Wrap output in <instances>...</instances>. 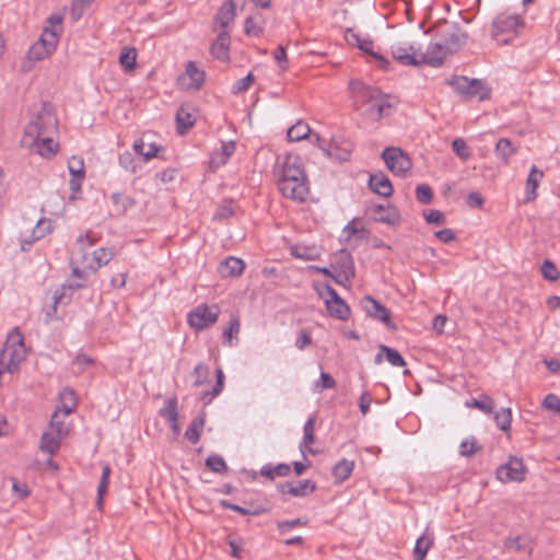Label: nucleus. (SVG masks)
I'll list each match as a JSON object with an SVG mask.
<instances>
[{
    "instance_id": "24",
    "label": "nucleus",
    "mask_w": 560,
    "mask_h": 560,
    "mask_svg": "<svg viewBox=\"0 0 560 560\" xmlns=\"http://www.w3.org/2000/svg\"><path fill=\"white\" fill-rule=\"evenodd\" d=\"M83 287L84 284L80 282H69L67 284H62L61 288L56 290L54 294L52 310L56 311L58 304H68L72 299L73 291L82 289Z\"/></svg>"
},
{
    "instance_id": "1",
    "label": "nucleus",
    "mask_w": 560,
    "mask_h": 560,
    "mask_svg": "<svg viewBox=\"0 0 560 560\" xmlns=\"http://www.w3.org/2000/svg\"><path fill=\"white\" fill-rule=\"evenodd\" d=\"M350 90L354 109L371 121H378L384 116H388L390 109L397 104L396 97L359 80L350 82Z\"/></svg>"
},
{
    "instance_id": "8",
    "label": "nucleus",
    "mask_w": 560,
    "mask_h": 560,
    "mask_svg": "<svg viewBox=\"0 0 560 560\" xmlns=\"http://www.w3.org/2000/svg\"><path fill=\"white\" fill-rule=\"evenodd\" d=\"M382 159L387 168L395 175H405L412 166L411 160L400 148H386L382 152Z\"/></svg>"
},
{
    "instance_id": "59",
    "label": "nucleus",
    "mask_w": 560,
    "mask_h": 560,
    "mask_svg": "<svg viewBox=\"0 0 560 560\" xmlns=\"http://www.w3.org/2000/svg\"><path fill=\"white\" fill-rule=\"evenodd\" d=\"M527 539L523 536L509 537L504 540L505 549H513L515 551H522L527 548Z\"/></svg>"
},
{
    "instance_id": "34",
    "label": "nucleus",
    "mask_w": 560,
    "mask_h": 560,
    "mask_svg": "<svg viewBox=\"0 0 560 560\" xmlns=\"http://www.w3.org/2000/svg\"><path fill=\"white\" fill-rule=\"evenodd\" d=\"M195 124V118L184 106H180L176 113V129L179 135H184Z\"/></svg>"
},
{
    "instance_id": "4",
    "label": "nucleus",
    "mask_w": 560,
    "mask_h": 560,
    "mask_svg": "<svg viewBox=\"0 0 560 560\" xmlns=\"http://www.w3.org/2000/svg\"><path fill=\"white\" fill-rule=\"evenodd\" d=\"M26 350L24 337L19 327H14L7 337L3 349L0 352V365L3 371L13 373L25 359Z\"/></svg>"
},
{
    "instance_id": "2",
    "label": "nucleus",
    "mask_w": 560,
    "mask_h": 560,
    "mask_svg": "<svg viewBox=\"0 0 560 560\" xmlns=\"http://www.w3.org/2000/svg\"><path fill=\"white\" fill-rule=\"evenodd\" d=\"M277 185L284 198L296 202L306 200L310 194V186L300 156L288 155L285 158L278 176Z\"/></svg>"
},
{
    "instance_id": "18",
    "label": "nucleus",
    "mask_w": 560,
    "mask_h": 560,
    "mask_svg": "<svg viewBox=\"0 0 560 560\" xmlns=\"http://www.w3.org/2000/svg\"><path fill=\"white\" fill-rule=\"evenodd\" d=\"M351 153L352 144L346 140H332L328 149H324V154L326 156L336 159L340 162L350 160Z\"/></svg>"
},
{
    "instance_id": "56",
    "label": "nucleus",
    "mask_w": 560,
    "mask_h": 560,
    "mask_svg": "<svg viewBox=\"0 0 560 560\" xmlns=\"http://www.w3.org/2000/svg\"><path fill=\"white\" fill-rule=\"evenodd\" d=\"M480 450L477 441L472 438L471 440H464L459 445V454L464 457H470Z\"/></svg>"
},
{
    "instance_id": "17",
    "label": "nucleus",
    "mask_w": 560,
    "mask_h": 560,
    "mask_svg": "<svg viewBox=\"0 0 560 560\" xmlns=\"http://www.w3.org/2000/svg\"><path fill=\"white\" fill-rule=\"evenodd\" d=\"M393 58L404 66H419L418 61V49L413 45H393L392 48Z\"/></svg>"
},
{
    "instance_id": "43",
    "label": "nucleus",
    "mask_w": 560,
    "mask_h": 560,
    "mask_svg": "<svg viewBox=\"0 0 560 560\" xmlns=\"http://www.w3.org/2000/svg\"><path fill=\"white\" fill-rule=\"evenodd\" d=\"M119 165L130 173H137L141 166V160L131 152L126 151L119 155Z\"/></svg>"
},
{
    "instance_id": "45",
    "label": "nucleus",
    "mask_w": 560,
    "mask_h": 560,
    "mask_svg": "<svg viewBox=\"0 0 560 560\" xmlns=\"http://www.w3.org/2000/svg\"><path fill=\"white\" fill-rule=\"evenodd\" d=\"M58 39L59 31L57 28H49L48 26H45L38 40L45 44L48 49L55 51Z\"/></svg>"
},
{
    "instance_id": "61",
    "label": "nucleus",
    "mask_w": 560,
    "mask_h": 560,
    "mask_svg": "<svg viewBox=\"0 0 560 560\" xmlns=\"http://www.w3.org/2000/svg\"><path fill=\"white\" fill-rule=\"evenodd\" d=\"M542 407L560 415V397L556 394H548L542 400Z\"/></svg>"
},
{
    "instance_id": "21",
    "label": "nucleus",
    "mask_w": 560,
    "mask_h": 560,
    "mask_svg": "<svg viewBox=\"0 0 560 560\" xmlns=\"http://www.w3.org/2000/svg\"><path fill=\"white\" fill-rule=\"evenodd\" d=\"M230 45H231L230 34L226 31L220 32L217 36V39L211 45V55L221 61L228 60Z\"/></svg>"
},
{
    "instance_id": "55",
    "label": "nucleus",
    "mask_w": 560,
    "mask_h": 560,
    "mask_svg": "<svg viewBox=\"0 0 560 560\" xmlns=\"http://www.w3.org/2000/svg\"><path fill=\"white\" fill-rule=\"evenodd\" d=\"M452 149L455 154L464 161L468 160L470 156L469 148L467 147L465 140L462 138H456L453 140Z\"/></svg>"
},
{
    "instance_id": "42",
    "label": "nucleus",
    "mask_w": 560,
    "mask_h": 560,
    "mask_svg": "<svg viewBox=\"0 0 560 560\" xmlns=\"http://www.w3.org/2000/svg\"><path fill=\"white\" fill-rule=\"evenodd\" d=\"M52 52L54 51L51 49H48V47H46L45 44L37 40L30 47L27 51V58L32 61H40L47 58Z\"/></svg>"
},
{
    "instance_id": "10",
    "label": "nucleus",
    "mask_w": 560,
    "mask_h": 560,
    "mask_svg": "<svg viewBox=\"0 0 560 560\" xmlns=\"http://www.w3.org/2000/svg\"><path fill=\"white\" fill-rule=\"evenodd\" d=\"M361 306L369 317L385 324L392 330H397V325L392 320L388 308L374 298L365 295L361 300Z\"/></svg>"
},
{
    "instance_id": "38",
    "label": "nucleus",
    "mask_w": 560,
    "mask_h": 560,
    "mask_svg": "<svg viewBox=\"0 0 560 560\" xmlns=\"http://www.w3.org/2000/svg\"><path fill=\"white\" fill-rule=\"evenodd\" d=\"M433 545V538L428 536L427 534H423L420 536L417 541L413 549V560H424L427 557V553L429 549Z\"/></svg>"
},
{
    "instance_id": "16",
    "label": "nucleus",
    "mask_w": 560,
    "mask_h": 560,
    "mask_svg": "<svg viewBox=\"0 0 560 560\" xmlns=\"http://www.w3.org/2000/svg\"><path fill=\"white\" fill-rule=\"evenodd\" d=\"M370 211L373 213L376 222L386 223L393 226L400 223V213L393 205H373L371 206Z\"/></svg>"
},
{
    "instance_id": "37",
    "label": "nucleus",
    "mask_w": 560,
    "mask_h": 560,
    "mask_svg": "<svg viewBox=\"0 0 560 560\" xmlns=\"http://www.w3.org/2000/svg\"><path fill=\"white\" fill-rule=\"evenodd\" d=\"M291 467L288 464L281 463L277 466L265 465L260 469V475L268 479H275L276 477H285L290 474Z\"/></svg>"
},
{
    "instance_id": "29",
    "label": "nucleus",
    "mask_w": 560,
    "mask_h": 560,
    "mask_svg": "<svg viewBox=\"0 0 560 560\" xmlns=\"http://www.w3.org/2000/svg\"><path fill=\"white\" fill-rule=\"evenodd\" d=\"M61 438L56 433L45 432L42 434L39 450L48 455H55L60 447Z\"/></svg>"
},
{
    "instance_id": "48",
    "label": "nucleus",
    "mask_w": 560,
    "mask_h": 560,
    "mask_svg": "<svg viewBox=\"0 0 560 560\" xmlns=\"http://www.w3.org/2000/svg\"><path fill=\"white\" fill-rule=\"evenodd\" d=\"M137 50L135 48H125L119 57L121 67L127 70H133L136 67Z\"/></svg>"
},
{
    "instance_id": "14",
    "label": "nucleus",
    "mask_w": 560,
    "mask_h": 560,
    "mask_svg": "<svg viewBox=\"0 0 560 560\" xmlns=\"http://www.w3.org/2000/svg\"><path fill=\"white\" fill-rule=\"evenodd\" d=\"M316 483L310 479L300 480L296 483L294 482H282L277 486V489L282 494H289L295 498H303L316 490Z\"/></svg>"
},
{
    "instance_id": "52",
    "label": "nucleus",
    "mask_w": 560,
    "mask_h": 560,
    "mask_svg": "<svg viewBox=\"0 0 560 560\" xmlns=\"http://www.w3.org/2000/svg\"><path fill=\"white\" fill-rule=\"evenodd\" d=\"M62 415L59 409H57L52 415L50 419V429L54 433L58 434L59 436H62L67 433V429L62 419Z\"/></svg>"
},
{
    "instance_id": "64",
    "label": "nucleus",
    "mask_w": 560,
    "mask_h": 560,
    "mask_svg": "<svg viewBox=\"0 0 560 560\" xmlns=\"http://www.w3.org/2000/svg\"><path fill=\"white\" fill-rule=\"evenodd\" d=\"M69 172L72 176H80L84 178V164L82 159L73 156L69 162Z\"/></svg>"
},
{
    "instance_id": "19",
    "label": "nucleus",
    "mask_w": 560,
    "mask_h": 560,
    "mask_svg": "<svg viewBox=\"0 0 560 560\" xmlns=\"http://www.w3.org/2000/svg\"><path fill=\"white\" fill-rule=\"evenodd\" d=\"M368 185L373 192L383 197H389L394 192L389 178L383 173L371 174Z\"/></svg>"
},
{
    "instance_id": "32",
    "label": "nucleus",
    "mask_w": 560,
    "mask_h": 560,
    "mask_svg": "<svg viewBox=\"0 0 560 560\" xmlns=\"http://www.w3.org/2000/svg\"><path fill=\"white\" fill-rule=\"evenodd\" d=\"M311 133L312 131L310 126L306 122L299 120L288 129L287 137L289 141L295 142L305 138L310 139Z\"/></svg>"
},
{
    "instance_id": "31",
    "label": "nucleus",
    "mask_w": 560,
    "mask_h": 560,
    "mask_svg": "<svg viewBox=\"0 0 560 560\" xmlns=\"http://www.w3.org/2000/svg\"><path fill=\"white\" fill-rule=\"evenodd\" d=\"M354 469V462L346 458L340 459L332 468V476L336 483L347 480Z\"/></svg>"
},
{
    "instance_id": "12",
    "label": "nucleus",
    "mask_w": 560,
    "mask_h": 560,
    "mask_svg": "<svg viewBox=\"0 0 560 560\" xmlns=\"http://www.w3.org/2000/svg\"><path fill=\"white\" fill-rule=\"evenodd\" d=\"M526 468L521 458L511 457L508 463L501 465L497 470L498 479L506 481H523L525 479Z\"/></svg>"
},
{
    "instance_id": "46",
    "label": "nucleus",
    "mask_w": 560,
    "mask_h": 560,
    "mask_svg": "<svg viewBox=\"0 0 560 560\" xmlns=\"http://www.w3.org/2000/svg\"><path fill=\"white\" fill-rule=\"evenodd\" d=\"M337 265L338 271L347 272L350 276H355L352 256L346 249L340 252Z\"/></svg>"
},
{
    "instance_id": "5",
    "label": "nucleus",
    "mask_w": 560,
    "mask_h": 560,
    "mask_svg": "<svg viewBox=\"0 0 560 560\" xmlns=\"http://www.w3.org/2000/svg\"><path fill=\"white\" fill-rule=\"evenodd\" d=\"M524 26V19L520 14L501 12L492 20L491 36L497 42L508 45Z\"/></svg>"
},
{
    "instance_id": "30",
    "label": "nucleus",
    "mask_w": 560,
    "mask_h": 560,
    "mask_svg": "<svg viewBox=\"0 0 560 560\" xmlns=\"http://www.w3.org/2000/svg\"><path fill=\"white\" fill-rule=\"evenodd\" d=\"M206 422V413L202 412L199 417L195 418L185 431V438L191 443L197 444Z\"/></svg>"
},
{
    "instance_id": "40",
    "label": "nucleus",
    "mask_w": 560,
    "mask_h": 560,
    "mask_svg": "<svg viewBox=\"0 0 560 560\" xmlns=\"http://www.w3.org/2000/svg\"><path fill=\"white\" fill-rule=\"evenodd\" d=\"M61 407L58 408L62 416H69L75 408L74 392L71 388H65L60 394Z\"/></svg>"
},
{
    "instance_id": "50",
    "label": "nucleus",
    "mask_w": 560,
    "mask_h": 560,
    "mask_svg": "<svg viewBox=\"0 0 560 560\" xmlns=\"http://www.w3.org/2000/svg\"><path fill=\"white\" fill-rule=\"evenodd\" d=\"M206 465L213 472L217 474H225L228 471V465L222 456L220 455H210L206 459Z\"/></svg>"
},
{
    "instance_id": "23",
    "label": "nucleus",
    "mask_w": 560,
    "mask_h": 560,
    "mask_svg": "<svg viewBox=\"0 0 560 560\" xmlns=\"http://www.w3.org/2000/svg\"><path fill=\"white\" fill-rule=\"evenodd\" d=\"M27 147H36L37 153L46 159L52 158L58 151V143L55 142L52 136H43L38 138L37 142L31 143L27 140V143H24Z\"/></svg>"
},
{
    "instance_id": "27",
    "label": "nucleus",
    "mask_w": 560,
    "mask_h": 560,
    "mask_svg": "<svg viewBox=\"0 0 560 560\" xmlns=\"http://www.w3.org/2000/svg\"><path fill=\"white\" fill-rule=\"evenodd\" d=\"M219 504L221 508L226 510L235 511L242 515H260L266 512V509L261 505H256L253 502L248 504V506H241L238 504L231 503L228 500H220Z\"/></svg>"
},
{
    "instance_id": "47",
    "label": "nucleus",
    "mask_w": 560,
    "mask_h": 560,
    "mask_svg": "<svg viewBox=\"0 0 560 560\" xmlns=\"http://www.w3.org/2000/svg\"><path fill=\"white\" fill-rule=\"evenodd\" d=\"M494 421L497 427L502 431L511 429L512 412L510 408H502L494 413Z\"/></svg>"
},
{
    "instance_id": "41",
    "label": "nucleus",
    "mask_w": 560,
    "mask_h": 560,
    "mask_svg": "<svg viewBox=\"0 0 560 560\" xmlns=\"http://www.w3.org/2000/svg\"><path fill=\"white\" fill-rule=\"evenodd\" d=\"M466 406L470 408H476L487 415L493 412L494 401L490 396H482L481 398H472L466 401Z\"/></svg>"
},
{
    "instance_id": "7",
    "label": "nucleus",
    "mask_w": 560,
    "mask_h": 560,
    "mask_svg": "<svg viewBox=\"0 0 560 560\" xmlns=\"http://www.w3.org/2000/svg\"><path fill=\"white\" fill-rule=\"evenodd\" d=\"M220 313L221 311L215 304H199L187 314V323L192 329L201 331L215 324Z\"/></svg>"
},
{
    "instance_id": "25",
    "label": "nucleus",
    "mask_w": 560,
    "mask_h": 560,
    "mask_svg": "<svg viewBox=\"0 0 560 560\" xmlns=\"http://www.w3.org/2000/svg\"><path fill=\"white\" fill-rule=\"evenodd\" d=\"M236 10L233 0L225 1L218 10L214 21L224 30L235 19Z\"/></svg>"
},
{
    "instance_id": "9",
    "label": "nucleus",
    "mask_w": 560,
    "mask_h": 560,
    "mask_svg": "<svg viewBox=\"0 0 560 560\" xmlns=\"http://www.w3.org/2000/svg\"><path fill=\"white\" fill-rule=\"evenodd\" d=\"M468 40V34L462 27L452 23L447 30L441 33V44L448 55L457 52Z\"/></svg>"
},
{
    "instance_id": "15",
    "label": "nucleus",
    "mask_w": 560,
    "mask_h": 560,
    "mask_svg": "<svg viewBox=\"0 0 560 560\" xmlns=\"http://www.w3.org/2000/svg\"><path fill=\"white\" fill-rule=\"evenodd\" d=\"M446 56H448V54L444 51L441 42L431 44L425 52H418L419 66L429 65L431 67H441Z\"/></svg>"
},
{
    "instance_id": "57",
    "label": "nucleus",
    "mask_w": 560,
    "mask_h": 560,
    "mask_svg": "<svg viewBox=\"0 0 560 560\" xmlns=\"http://www.w3.org/2000/svg\"><path fill=\"white\" fill-rule=\"evenodd\" d=\"M264 32L260 24L256 23L253 16H248L244 23V33L247 36L259 37Z\"/></svg>"
},
{
    "instance_id": "6",
    "label": "nucleus",
    "mask_w": 560,
    "mask_h": 560,
    "mask_svg": "<svg viewBox=\"0 0 560 560\" xmlns=\"http://www.w3.org/2000/svg\"><path fill=\"white\" fill-rule=\"evenodd\" d=\"M447 83L462 97L485 101L490 97L491 89L479 79H469L464 75H453Z\"/></svg>"
},
{
    "instance_id": "54",
    "label": "nucleus",
    "mask_w": 560,
    "mask_h": 560,
    "mask_svg": "<svg viewBox=\"0 0 560 560\" xmlns=\"http://www.w3.org/2000/svg\"><path fill=\"white\" fill-rule=\"evenodd\" d=\"M541 273L546 280L557 281L560 277V272L558 271L556 265L550 260H545L541 265Z\"/></svg>"
},
{
    "instance_id": "53",
    "label": "nucleus",
    "mask_w": 560,
    "mask_h": 560,
    "mask_svg": "<svg viewBox=\"0 0 560 560\" xmlns=\"http://www.w3.org/2000/svg\"><path fill=\"white\" fill-rule=\"evenodd\" d=\"M416 198L422 205L431 203L433 199V191L429 185L421 184L416 188Z\"/></svg>"
},
{
    "instance_id": "62",
    "label": "nucleus",
    "mask_w": 560,
    "mask_h": 560,
    "mask_svg": "<svg viewBox=\"0 0 560 560\" xmlns=\"http://www.w3.org/2000/svg\"><path fill=\"white\" fill-rule=\"evenodd\" d=\"M97 238L92 232H86L85 234L79 235L77 238V244L80 245V252L85 255V249L90 246H93L96 243Z\"/></svg>"
},
{
    "instance_id": "13",
    "label": "nucleus",
    "mask_w": 560,
    "mask_h": 560,
    "mask_svg": "<svg viewBox=\"0 0 560 560\" xmlns=\"http://www.w3.org/2000/svg\"><path fill=\"white\" fill-rule=\"evenodd\" d=\"M205 78V71L198 69L195 61H188L185 73L178 78V82L187 90L198 91L202 86Z\"/></svg>"
},
{
    "instance_id": "33",
    "label": "nucleus",
    "mask_w": 560,
    "mask_h": 560,
    "mask_svg": "<svg viewBox=\"0 0 560 560\" xmlns=\"http://www.w3.org/2000/svg\"><path fill=\"white\" fill-rule=\"evenodd\" d=\"M516 152L515 147L508 138H501L498 140L494 153L504 164L509 163V160Z\"/></svg>"
},
{
    "instance_id": "26",
    "label": "nucleus",
    "mask_w": 560,
    "mask_h": 560,
    "mask_svg": "<svg viewBox=\"0 0 560 560\" xmlns=\"http://www.w3.org/2000/svg\"><path fill=\"white\" fill-rule=\"evenodd\" d=\"M544 177L542 171L538 170L535 165L530 168L526 180V196L525 201L529 202L537 198V188L539 182Z\"/></svg>"
},
{
    "instance_id": "3",
    "label": "nucleus",
    "mask_w": 560,
    "mask_h": 560,
    "mask_svg": "<svg viewBox=\"0 0 560 560\" xmlns=\"http://www.w3.org/2000/svg\"><path fill=\"white\" fill-rule=\"evenodd\" d=\"M58 129V120L50 103L43 102L34 106L31 120L24 128L22 142H37L39 137L54 136Z\"/></svg>"
},
{
    "instance_id": "63",
    "label": "nucleus",
    "mask_w": 560,
    "mask_h": 560,
    "mask_svg": "<svg viewBox=\"0 0 560 560\" xmlns=\"http://www.w3.org/2000/svg\"><path fill=\"white\" fill-rule=\"evenodd\" d=\"M423 217L429 224H444L445 223V215L440 210L424 211Z\"/></svg>"
},
{
    "instance_id": "35",
    "label": "nucleus",
    "mask_w": 560,
    "mask_h": 560,
    "mask_svg": "<svg viewBox=\"0 0 560 560\" xmlns=\"http://www.w3.org/2000/svg\"><path fill=\"white\" fill-rule=\"evenodd\" d=\"M290 253L293 257L303 260H316L319 257V252L315 246L293 245L290 248Z\"/></svg>"
},
{
    "instance_id": "39",
    "label": "nucleus",
    "mask_w": 560,
    "mask_h": 560,
    "mask_svg": "<svg viewBox=\"0 0 560 560\" xmlns=\"http://www.w3.org/2000/svg\"><path fill=\"white\" fill-rule=\"evenodd\" d=\"M159 415L166 421L178 420L177 398L174 396L166 399L164 401V406L160 409Z\"/></svg>"
},
{
    "instance_id": "58",
    "label": "nucleus",
    "mask_w": 560,
    "mask_h": 560,
    "mask_svg": "<svg viewBox=\"0 0 560 560\" xmlns=\"http://www.w3.org/2000/svg\"><path fill=\"white\" fill-rule=\"evenodd\" d=\"M255 77L252 72H249L244 78L237 80L232 86L233 94H240L249 89V86L254 83Z\"/></svg>"
},
{
    "instance_id": "22",
    "label": "nucleus",
    "mask_w": 560,
    "mask_h": 560,
    "mask_svg": "<svg viewBox=\"0 0 560 560\" xmlns=\"http://www.w3.org/2000/svg\"><path fill=\"white\" fill-rule=\"evenodd\" d=\"M325 306L329 316L336 319L348 320L350 317V306L346 303L343 299L340 298V295L331 301H325Z\"/></svg>"
},
{
    "instance_id": "51",
    "label": "nucleus",
    "mask_w": 560,
    "mask_h": 560,
    "mask_svg": "<svg viewBox=\"0 0 560 560\" xmlns=\"http://www.w3.org/2000/svg\"><path fill=\"white\" fill-rule=\"evenodd\" d=\"M314 289L319 295V298L324 300V302L331 301L339 296L337 291L328 283L314 282Z\"/></svg>"
},
{
    "instance_id": "60",
    "label": "nucleus",
    "mask_w": 560,
    "mask_h": 560,
    "mask_svg": "<svg viewBox=\"0 0 560 560\" xmlns=\"http://www.w3.org/2000/svg\"><path fill=\"white\" fill-rule=\"evenodd\" d=\"M195 382L194 386L199 387L206 383L209 376V368L206 364H198L194 369Z\"/></svg>"
},
{
    "instance_id": "44",
    "label": "nucleus",
    "mask_w": 560,
    "mask_h": 560,
    "mask_svg": "<svg viewBox=\"0 0 560 560\" xmlns=\"http://www.w3.org/2000/svg\"><path fill=\"white\" fill-rule=\"evenodd\" d=\"M380 351L385 354L386 360L393 365V366H406V361L402 358V355L396 350L388 346L381 345Z\"/></svg>"
},
{
    "instance_id": "36",
    "label": "nucleus",
    "mask_w": 560,
    "mask_h": 560,
    "mask_svg": "<svg viewBox=\"0 0 560 560\" xmlns=\"http://www.w3.org/2000/svg\"><path fill=\"white\" fill-rule=\"evenodd\" d=\"M114 256V253L109 248L100 247L93 252V261L90 264V268L93 271H97L102 266L108 264Z\"/></svg>"
},
{
    "instance_id": "20",
    "label": "nucleus",
    "mask_w": 560,
    "mask_h": 560,
    "mask_svg": "<svg viewBox=\"0 0 560 560\" xmlns=\"http://www.w3.org/2000/svg\"><path fill=\"white\" fill-rule=\"evenodd\" d=\"M245 269V262L237 257L229 256L218 266L219 273L223 277H238Z\"/></svg>"
},
{
    "instance_id": "49",
    "label": "nucleus",
    "mask_w": 560,
    "mask_h": 560,
    "mask_svg": "<svg viewBox=\"0 0 560 560\" xmlns=\"http://www.w3.org/2000/svg\"><path fill=\"white\" fill-rule=\"evenodd\" d=\"M110 476V467L108 465H104L102 468V477L97 487V505L101 506L103 503L104 494L107 491L108 482Z\"/></svg>"
},
{
    "instance_id": "11",
    "label": "nucleus",
    "mask_w": 560,
    "mask_h": 560,
    "mask_svg": "<svg viewBox=\"0 0 560 560\" xmlns=\"http://www.w3.org/2000/svg\"><path fill=\"white\" fill-rule=\"evenodd\" d=\"M346 40L348 44L358 47L366 55L373 57L378 62V68L388 71L390 69V61L384 56L373 50V40L371 38H362L358 33L352 30L346 32Z\"/></svg>"
},
{
    "instance_id": "28",
    "label": "nucleus",
    "mask_w": 560,
    "mask_h": 560,
    "mask_svg": "<svg viewBox=\"0 0 560 560\" xmlns=\"http://www.w3.org/2000/svg\"><path fill=\"white\" fill-rule=\"evenodd\" d=\"M113 201L114 211L117 215H124L129 209L135 207V199L122 192H114L110 196Z\"/></svg>"
}]
</instances>
